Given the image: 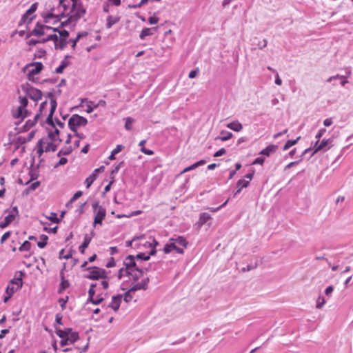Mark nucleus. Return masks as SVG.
<instances>
[{
	"mask_svg": "<svg viewBox=\"0 0 353 353\" xmlns=\"http://www.w3.org/2000/svg\"><path fill=\"white\" fill-rule=\"evenodd\" d=\"M137 243L139 247V249H141V246L148 248L150 249V254H155V247L159 243L154 238L150 237L149 239L148 240L143 236H139L137 237Z\"/></svg>",
	"mask_w": 353,
	"mask_h": 353,
	"instance_id": "nucleus-8",
	"label": "nucleus"
},
{
	"mask_svg": "<svg viewBox=\"0 0 353 353\" xmlns=\"http://www.w3.org/2000/svg\"><path fill=\"white\" fill-rule=\"evenodd\" d=\"M199 72V69L192 70L190 72L188 77L190 79L195 78L198 75Z\"/></svg>",
	"mask_w": 353,
	"mask_h": 353,
	"instance_id": "nucleus-50",
	"label": "nucleus"
},
{
	"mask_svg": "<svg viewBox=\"0 0 353 353\" xmlns=\"http://www.w3.org/2000/svg\"><path fill=\"white\" fill-rule=\"evenodd\" d=\"M31 248V243L28 241H26L23 243L19 247V250L21 252L28 251Z\"/></svg>",
	"mask_w": 353,
	"mask_h": 353,
	"instance_id": "nucleus-42",
	"label": "nucleus"
},
{
	"mask_svg": "<svg viewBox=\"0 0 353 353\" xmlns=\"http://www.w3.org/2000/svg\"><path fill=\"white\" fill-rule=\"evenodd\" d=\"M57 334L61 339L60 342L61 346L72 344L79 339V334L77 332H72V329L67 328L65 330H57Z\"/></svg>",
	"mask_w": 353,
	"mask_h": 353,
	"instance_id": "nucleus-6",
	"label": "nucleus"
},
{
	"mask_svg": "<svg viewBox=\"0 0 353 353\" xmlns=\"http://www.w3.org/2000/svg\"><path fill=\"white\" fill-rule=\"evenodd\" d=\"M5 213L8 214L5 216V219L10 224L15 220L16 217L18 216L19 212L17 207H13L10 210L6 211Z\"/></svg>",
	"mask_w": 353,
	"mask_h": 353,
	"instance_id": "nucleus-21",
	"label": "nucleus"
},
{
	"mask_svg": "<svg viewBox=\"0 0 353 353\" xmlns=\"http://www.w3.org/2000/svg\"><path fill=\"white\" fill-rule=\"evenodd\" d=\"M172 251H175L178 254H183L184 253L183 248L177 246L174 244V242L171 239H169L168 242L165 245L163 248V252L165 254L170 253Z\"/></svg>",
	"mask_w": 353,
	"mask_h": 353,
	"instance_id": "nucleus-16",
	"label": "nucleus"
},
{
	"mask_svg": "<svg viewBox=\"0 0 353 353\" xmlns=\"http://www.w3.org/2000/svg\"><path fill=\"white\" fill-rule=\"evenodd\" d=\"M141 151L148 155H152L154 154V152L151 150L147 149L145 147H143L141 148Z\"/></svg>",
	"mask_w": 353,
	"mask_h": 353,
	"instance_id": "nucleus-56",
	"label": "nucleus"
},
{
	"mask_svg": "<svg viewBox=\"0 0 353 353\" xmlns=\"http://www.w3.org/2000/svg\"><path fill=\"white\" fill-rule=\"evenodd\" d=\"M38 3H34L32 4L30 8L26 12V13L22 17L21 20L24 23H30L34 19V16H32L34 12L37 10Z\"/></svg>",
	"mask_w": 353,
	"mask_h": 353,
	"instance_id": "nucleus-19",
	"label": "nucleus"
},
{
	"mask_svg": "<svg viewBox=\"0 0 353 353\" xmlns=\"http://www.w3.org/2000/svg\"><path fill=\"white\" fill-rule=\"evenodd\" d=\"M171 239L173 242H174V244L180 248H183V250L188 246V242L183 236H179L176 238H171Z\"/></svg>",
	"mask_w": 353,
	"mask_h": 353,
	"instance_id": "nucleus-24",
	"label": "nucleus"
},
{
	"mask_svg": "<svg viewBox=\"0 0 353 353\" xmlns=\"http://www.w3.org/2000/svg\"><path fill=\"white\" fill-rule=\"evenodd\" d=\"M97 287V283H92L90 285L89 291H88V295L89 298L88 299L94 305L99 304L103 300V297L101 295H98L96 298L94 297L95 294V288Z\"/></svg>",
	"mask_w": 353,
	"mask_h": 353,
	"instance_id": "nucleus-17",
	"label": "nucleus"
},
{
	"mask_svg": "<svg viewBox=\"0 0 353 353\" xmlns=\"http://www.w3.org/2000/svg\"><path fill=\"white\" fill-rule=\"evenodd\" d=\"M120 21V17L110 15L106 20V28H110L113 25L117 23Z\"/></svg>",
	"mask_w": 353,
	"mask_h": 353,
	"instance_id": "nucleus-27",
	"label": "nucleus"
},
{
	"mask_svg": "<svg viewBox=\"0 0 353 353\" xmlns=\"http://www.w3.org/2000/svg\"><path fill=\"white\" fill-rule=\"evenodd\" d=\"M301 161V160H299V161L290 162V163H288V164L285 167L284 170H288V169H290V168H292L293 166H294V165H296L299 164V162H300Z\"/></svg>",
	"mask_w": 353,
	"mask_h": 353,
	"instance_id": "nucleus-53",
	"label": "nucleus"
},
{
	"mask_svg": "<svg viewBox=\"0 0 353 353\" xmlns=\"http://www.w3.org/2000/svg\"><path fill=\"white\" fill-rule=\"evenodd\" d=\"M87 123V119L83 117L79 114H73L68 121V125L72 132H77L78 128L85 126Z\"/></svg>",
	"mask_w": 353,
	"mask_h": 353,
	"instance_id": "nucleus-10",
	"label": "nucleus"
},
{
	"mask_svg": "<svg viewBox=\"0 0 353 353\" xmlns=\"http://www.w3.org/2000/svg\"><path fill=\"white\" fill-rule=\"evenodd\" d=\"M59 4L63 8V14L68 17L66 21L61 23L63 26L76 22L85 12L81 0H60Z\"/></svg>",
	"mask_w": 353,
	"mask_h": 353,
	"instance_id": "nucleus-3",
	"label": "nucleus"
},
{
	"mask_svg": "<svg viewBox=\"0 0 353 353\" xmlns=\"http://www.w3.org/2000/svg\"><path fill=\"white\" fill-rule=\"evenodd\" d=\"M46 51L44 50H39L35 53L34 57L36 58H42L44 57Z\"/></svg>",
	"mask_w": 353,
	"mask_h": 353,
	"instance_id": "nucleus-54",
	"label": "nucleus"
},
{
	"mask_svg": "<svg viewBox=\"0 0 353 353\" xmlns=\"http://www.w3.org/2000/svg\"><path fill=\"white\" fill-rule=\"evenodd\" d=\"M113 183V181H110L104 188V191L103 192V194H105L108 192L110 190L111 185Z\"/></svg>",
	"mask_w": 353,
	"mask_h": 353,
	"instance_id": "nucleus-63",
	"label": "nucleus"
},
{
	"mask_svg": "<svg viewBox=\"0 0 353 353\" xmlns=\"http://www.w3.org/2000/svg\"><path fill=\"white\" fill-rule=\"evenodd\" d=\"M326 303V301L325 298L322 296H319L316 301V307L317 309H321L325 304Z\"/></svg>",
	"mask_w": 353,
	"mask_h": 353,
	"instance_id": "nucleus-39",
	"label": "nucleus"
},
{
	"mask_svg": "<svg viewBox=\"0 0 353 353\" xmlns=\"http://www.w3.org/2000/svg\"><path fill=\"white\" fill-rule=\"evenodd\" d=\"M226 126L229 129L235 132H240L243 129V125L237 120L228 123Z\"/></svg>",
	"mask_w": 353,
	"mask_h": 353,
	"instance_id": "nucleus-25",
	"label": "nucleus"
},
{
	"mask_svg": "<svg viewBox=\"0 0 353 353\" xmlns=\"http://www.w3.org/2000/svg\"><path fill=\"white\" fill-rule=\"evenodd\" d=\"M50 137L52 140L56 142V144L59 145V144L61 143L62 140L59 138V130L54 128L53 127V129L48 132V136Z\"/></svg>",
	"mask_w": 353,
	"mask_h": 353,
	"instance_id": "nucleus-23",
	"label": "nucleus"
},
{
	"mask_svg": "<svg viewBox=\"0 0 353 353\" xmlns=\"http://www.w3.org/2000/svg\"><path fill=\"white\" fill-rule=\"evenodd\" d=\"M123 145H117L112 152H113V154H117L123 149Z\"/></svg>",
	"mask_w": 353,
	"mask_h": 353,
	"instance_id": "nucleus-49",
	"label": "nucleus"
},
{
	"mask_svg": "<svg viewBox=\"0 0 353 353\" xmlns=\"http://www.w3.org/2000/svg\"><path fill=\"white\" fill-rule=\"evenodd\" d=\"M325 132H326V129H325V128H322V129H321V130L318 132V133L316 134V139L317 140H319H319H320V139L322 137V136L324 134V133H325Z\"/></svg>",
	"mask_w": 353,
	"mask_h": 353,
	"instance_id": "nucleus-55",
	"label": "nucleus"
},
{
	"mask_svg": "<svg viewBox=\"0 0 353 353\" xmlns=\"http://www.w3.org/2000/svg\"><path fill=\"white\" fill-rule=\"evenodd\" d=\"M205 163H206V161L205 160H201V161L191 165L190 166H188V167L184 168L181 172V174L188 172L189 171L193 170L196 169V168L205 164Z\"/></svg>",
	"mask_w": 353,
	"mask_h": 353,
	"instance_id": "nucleus-28",
	"label": "nucleus"
},
{
	"mask_svg": "<svg viewBox=\"0 0 353 353\" xmlns=\"http://www.w3.org/2000/svg\"><path fill=\"white\" fill-rule=\"evenodd\" d=\"M89 274L86 276L88 279L92 280H98L99 279H104L107 276L106 271L104 269L98 267H90L87 268Z\"/></svg>",
	"mask_w": 353,
	"mask_h": 353,
	"instance_id": "nucleus-11",
	"label": "nucleus"
},
{
	"mask_svg": "<svg viewBox=\"0 0 353 353\" xmlns=\"http://www.w3.org/2000/svg\"><path fill=\"white\" fill-rule=\"evenodd\" d=\"M300 139H301V137H297V139H295V140H288V141L285 143V145L283 146V150L284 151H285V150H288L290 147H292V146H293L294 145L296 144V143L298 142V141H299Z\"/></svg>",
	"mask_w": 353,
	"mask_h": 353,
	"instance_id": "nucleus-40",
	"label": "nucleus"
},
{
	"mask_svg": "<svg viewBox=\"0 0 353 353\" xmlns=\"http://www.w3.org/2000/svg\"><path fill=\"white\" fill-rule=\"evenodd\" d=\"M141 213V212L140 210H137V211H134V212H132L129 215H126V214H119L117 215V217L118 218H122V217H130V216H137V215H139Z\"/></svg>",
	"mask_w": 353,
	"mask_h": 353,
	"instance_id": "nucleus-45",
	"label": "nucleus"
},
{
	"mask_svg": "<svg viewBox=\"0 0 353 353\" xmlns=\"http://www.w3.org/2000/svg\"><path fill=\"white\" fill-rule=\"evenodd\" d=\"M333 123V121H332V118H327L326 119L324 120L323 121V124L325 126H330Z\"/></svg>",
	"mask_w": 353,
	"mask_h": 353,
	"instance_id": "nucleus-62",
	"label": "nucleus"
},
{
	"mask_svg": "<svg viewBox=\"0 0 353 353\" xmlns=\"http://www.w3.org/2000/svg\"><path fill=\"white\" fill-rule=\"evenodd\" d=\"M68 162V159L65 157H61L59 161L57 163V166L65 165Z\"/></svg>",
	"mask_w": 353,
	"mask_h": 353,
	"instance_id": "nucleus-60",
	"label": "nucleus"
},
{
	"mask_svg": "<svg viewBox=\"0 0 353 353\" xmlns=\"http://www.w3.org/2000/svg\"><path fill=\"white\" fill-rule=\"evenodd\" d=\"M42 17L46 23L54 24L60 21L59 14H55L54 10L47 13H43Z\"/></svg>",
	"mask_w": 353,
	"mask_h": 353,
	"instance_id": "nucleus-15",
	"label": "nucleus"
},
{
	"mask_svg": "<svg viewBox=\"0 0 353 353\" xmlns=\"http://www.w3.org/2000/svg\"><path fill=\"white\" fill-rule=\"evenodd\" d=\"M265 159L263 157H257L253 162V164L262 165L264 163Z\"/></svg>",
	"mask_w": 353,
	"mask_h": 353,
	"instance_id": "nucleus-58",
	"label": "nucleus"
},
{
	"mask_svg": "<svg viewBox=\"0 0 353 353\" xmlns=\"http://www.w3.org/2000/svg\"><path fill=\"white\" fill-rule=\"evenodd\" d=\"M123 296L118 294L112 297L111 302L108 304V307L112 308L114 312H117L121 303Z\"/></svg>",
	"mask_w": 353,
	"mask_h": 353,
	"instance_id": "nucleus-20",
	"label": "nucleus"
},
{
	"mask_svg": "<svg viewBox=\"0 0 353 353\" xmlns=\"http://www.w3.org/2000/svg\"><path fill=\"white\" fill-rule=\"evenodd\" d=\"M227 203H228V201H226L225 203H223L221 205H220L218 208H209L208 210H210L212 212H216L218 210H219L220 209H221L222 208H223L224 206H225Z\"/></svg>",
	"mask_w": 353,
	"mask_h": 353,
	"instance_id": "nucleus-52",
	"label": "nucleus"
},
{
	"mask_svg": "<svg viewBox=\"0 0 353 353\" xmlns=\"http://www.w3.org/2000/svg\"><path fill=\"white\" fill-rule=\"evenodd\" d=\"M253 175H254V172L248 173L245 176V179H240L238 181L237 184H236L238 190H236L235 195L240 193L242 188H246L248 186L250 181L252 180V179L253 177Z\"/></svg>",
	"mask_w": 353,
	"mask_h": 353,
	"instance_id": "nucleus-18",
	"label": "nucleus"
},
{
	"mask_svg": "<svg viewBox=\"0 0 353 353\" xmlns=\"http://www.w3.org/2000/svg\"><path fill=\"white\" fill-rule=\"evenodd\" d=\"M210 219H211V216L209 214H208L206 212H203V213L201 214V215H200L199 220V224L200 225H203Z\"/></svg>",
	"mask_w": 353,
	"mask_h": 353,
	"instance_id": "nucleus-35",
	"label": "nucleus"
},
{
	"mask_svg": "<svg viewBox=\"0 0 353 353\" xmlns=\"http://www.w3.org/2000/svg\"><path fill=\"white\" fill-rule=\"evenodd\" d=\"M39 117H40V114L37 113L34 115L33 120H30V119L28 120L26 123V125H24L26 130H29L32 126H34L35 125V123L37 122Z\"/></svg>",
	"mask_w": 353,
	"mask_h": 353,
	"instance_id": "nucleus-31",
	"label": "nucleus"
},
{
	"mask_svg": "<svg viewBox=\"0 0 353 353\" xmlns=\"http://www.w3.org/2000/svg\"><path fill=\"white\" fill-rule=\"evenodd\" d=\"M148 0H141L138 4L133 5L131 7L134 8H140L142 6L145 5L148 2Z\"/></svg>",
	"mask_w": 353,
	"mask_h": 353,
	"instance_id": "nucleus-59",
	"label": "nucleus"
},
{
	"mask_svg": "<svg viewBox=\"0 0 353 353\" xmlns=\"http://www.w3.org/2000/svg\"><path fill=\"white\" fill-rule=\"evenodd\" d=\"M157 29V27H154V28H143L141 32V34L139 35V37L141 39H144L146 37L148 36H151L154 34V31H156Z\"/></svg>",
	"mask_w": 353,
	"mask_h": 353,
	"instance_id": "nucleus-26",
	"label": "nucleus"
},
{
	"mask_svg": "<svg viewBox=\"0 0 353 353\" xmlns=\"http://www.w3.org/2000/svg\"><path fill=\"white\" fill-rule=\"evenodd\" d=\"M72 150L73 148H72V146L65 147L59 152L58 156L60 157L61 155L70 154L72 152Z\"/></svg>",
	"mask_w": 353,
	"mask_h": 353,
	"instance_id": "nucleus-41",
	"label": "nucleus"
},
{
	"mask_svg": "<svg viewBox=\"0 0 353 353\" xmlns=\"http://www.w3.org/2000/svg\"><path fill=\"white\" fill-rule=\"evenodd\" d=\"M10 235H11L10 232H6V233H4L3 234V236H1V243H3L8 239L10 238Z\"/></svg>",
	"mask_w": 353,
	"mask_h": 353,
	"instance_id": "nucleus-48",
	"label": "nucleus"
},
{
	"mask_svg": "<svg viewBox=\"0 0 353 353\" xmlns=\"http://www.w3.org/2000/svg\"><path fill=\"white\" fill-rule=\"evenodd\" d=\"M125 129L128 131H130L132 130V125L134 123L135 120L132 117H126L125 119Z\"/></svg>",
	"mask_w": 353,
	"mask_h": 353,
	"instance_id": "nucleus-36",
	"label": "nucleus"
},
{
	"mask_svg": "<svg viewBox=\"0 0 353 353\" xmlns=\"http://www.w3.org/2000/svg\"><path fill=\"white\" fill-rule=\"evenodd\" d=\"M332 143V139H323L321 143H319V140H316L314 145V152L313 154L321 151V150H327L330 148Z\"/></svg>",
	"mask_w": 353,
	"mask_h": 353,
	"instance_id": "nucleus-14",
	"label": "nucleus"
},
{
	"mask_svg": "<svg viewBox=\"0 0 353 353\" xmlns=\"http://www.w3.org/2000/svg\"><path fill=\"white\" fill-rule=\"evenodd\" d=\"M232 137V134L230 132L226 130H222L220 133V136L216 138V139H220L223 141H228L231 139Z\"/></svg>",
	"mask_w": 353,
	"mask_h": 353,
	"instance_id": "nucleus-33",
	"label": "nucleus"
},
{
	"mask_svg": "<svg viewBox=\"0 0 353 353\" xmlns=\"http://www.w3.org/2000/svg\"><path fill=\"white\" fill-rule=\"evenodd\" d=\"M225 153H226V150L225 148H221L214 153V157H221V156L225 154Z\"/></svg>",
	"mask_w": 353,
	"mask_h": 353,
	"instance_id": "nucleus-51",
	"label": "nucleus"
},
{
	"mask_svg": "<svg viewBox=\"0 0 353 353\" xmlns=\"http://www.w3.org/2000/svg\"><path fill=\"white\" fill-rule=\"evenodd\" d=\"M68 65V61L66 59L63 60L59 66L55 70V72L57 74L62 73L63 70Z\"/></svg>",
	"mask_w": 353,
	"mask_h": 353,
	"instance_id": "nucleus-37",
	"label": "nucleus"
},
{
	"mask_svg": "<svg viewBox=\"0 0 353 353\" xmlns=\"http://www.w3.org/2000/svg\"><path fill=\"white\" fill-rule=\"evenodd\" d=\"M59 34H50L46 38L43 39H30L28 41V44L30 46H34L39 43H45L48 41H53L54 43V47L56 49L63 50L68 43V39L69 37V32L67 30H61L58 31Z\"/></svg>",
	"mask_w": 353,
	"mask_h": 353,
	"instance_id": "nucleus-4",
	"label": "nucleus"
},
{
	"mask_svg": "<svg viewBox=\"0 0 353 353\" xmlns=\"http://www.w3.org/2000/svg\"><path fill=\"white\" fill-rule=\"evenodd\" d=\"M57 28H52V27L43 25L39 23H37L34 27V28L32 30L30 35H34L37 37H40L42 35H47V37L50 34H56Z\"/></svg>",
	"mask_w": 353,
	"mask_h": 353,
	"instance_id": "nucleus-7",
	"label": "nucleus"
},
{
	"mask_svg": "<svg viewBox=\"0 0 353 353\" xmlns=\"http://www.w3.org/2000/svg\"><path fill=\"white\" fill-rule=\"evenodd\" d=\"M48 239V236L42 234L40 236V241L37 243V245L40 248H43L47 245V241Z\"/></svg>",
	"mask_w": 353,
	"mask_h": 353,
	"instance_id": "nucleus-38",
	"label": "nucleus"
},
{
	"mask_svg": "<svg viewBox=\"0 0 353 353\" xmlns=\"http://www.w3.org/2000/svg\"><path fill=\"white\" fill-rule=\"evenodd\" d=\"M82 195V192L81 191H78L77 192L74 196H72V198L71 199L70 201L71 202H73L75 200L78 199Z\"/></svg>",
	"mask_w": 353,
	"mask_h": 353,
	"instance_id": "nucleus-57",
	"label": "nucleus"
},
{
	"mask_svg": "<svg viewBox=\"0 0 353 353\" xmlns=\"http://www.w3.org/2000/svg\"><path fill=\"white\" fill-rule=\"evenodd\" d=\"M22 275L23 273L21 272H17L14 279H12L8 283L6 290V296H5L3 298L4 303L8 302L13 294L22 288Z\"/></svg>",
	"mask_w": 353,
	"mask_h": 353,
	"instance_id": "nucleus-5",
	"label": "nucleus"
},
{
	"mask_svg": "<svg viewBox=\"0 0 353 353\" xmlns=\"http://www.w3.org/2000/svg\"><path fill=\"white\" fill-rule=\"evenodd\" d=\"M159 18L156 16H152L148 18V22L150 24H157L159 22Z\"/></svg>",
	"mask_w": 353,
	"mask_h": 353,
	"instance_id": "nucleus-46",
	"label": "nucleus"
},
{
	"mask_svg": "<svg viewBox=\"0 0 353 353\" xmlns=\"http://www.w3.org/2000/svg\"><path fill=\"white\" fill-rule=\"evenodd\" d=\"M99 286L101 287L103 290H106L109 286V283L107 281H102L100 283Z\"/></svg>",
	"mask_w": 353,
	"mask_h": 353,
	"instance_id": "nucleus-61",
	"label": "nucleus"
},
{
	"mask_svg": "<svg viewBox=\"0 0 353 353\" xmlns=\"http://www.w3.org/2000/svg\"><path fill=\"white\" fill-rule=\"evenodd\" d=\"M43 69V65L40 62H34L28 64L25 68V71L30 80H33L34 75L39 74Z\"/></svg>",
	"mask_w": 353,
	"mask_h": 353,
	"instance_id": "nucleus-12",
	"label": "nucleus"
},
{
	"mask_svg": "<svg viewBox=\"0 0 353 353\" xmlns=\"http://www.w3.org/2000/svg\"><path fill=\"white\" fill-rule=\"evenodd\" d=\"M97 175L96 173H92L85 181L86 188H89L93 182L97 179Z\"/></svg>",
	"mask_w": 353,
	"mask_h": 353,
	"instance_id": "nucleus-34",
	"label": "nucleus"
},
{
	"mask_svg": "<svg viewBox=\"0 0 353 353\" xmlns=\"http://www.w3.org/2000/svg\"><path fill=\"white\" fill-rule=\"evenodd\" d=\"M127 246H131L134 248H139L138 243H137V237L134 238L132 241L126 242Z\"/></svg>",
	"mask_w": 353,
	"mask_h": 353,
	"instance_id": "nucleus-43",
	"label": "nucleus"
},
{
	"mask_svg": "<svg viewBox=\"0 0 353 353\" xmlns=\"http://www.w3.org/2000/svg\"><path fill=\"white\" fill-rule=\"evenodd\" d=\"M21 90L24 92L25 96H19V106L12 112L14 117L17 119H24L28 115L29 110L26 109L28 101V97L32 99L34 102V105H37V102L40 100L42 97V92L40 90L37 89L30 86L28 84L22 85Z\"/></svg>",
	"mask_w": 353,
	"mask_h": 353,
	"instance_id": "nucleus-2",
	"label": "nucleus"
},
{
	"mask_svg": "<svg viewBox=\"0 0 353 353\" xmlns=\"http://www.w3.org/2000/svg\"><path fill=\"white\" fill-rule=\"evenodd\" d=\"M268 41L266 39H263L262 42H260L258 46L260 49H263L267 46Z\"/></svg>",
	"mask_w": 353,
	"mask_h": 353,
	"instance_id": "nucleus-64",
	"label": "nucleus"
},
{
	"mask_svg": "<svg viewBox=\"0 0 353 353\" xmlns=\"http://www.w3.org/2000/svg\"><path fill=\"white\" fill-rule=\"evenodd\" d=\"M94 212V225L97 224L101 225L103 220L105 219L106 215L105 209L100 205L98 202H94L92 205Z\"/></svg>",
	"mask_w": 353,
	"mask_h": 353,
	"instance_id": "nucleus-9",
	"label": "nucleus"
},
{
	"mask_svg": "<svg viewBox=\"0 0 353 353\" xmlns=\"http://www.w3.org/2000/svg\"><path fill=\"white\" fill-rule=\"evenodd\" d=\"M118 279L121 280L125 277L127 280L123 281L121 289L125 291L123 300L128 303L133 299L136 291L146 290L148 288L149 278H143V269L135 263L132 255L128 256L123 261V266L119 270Z\"/></svg>",
	"mask_w": 353,
	"mask_h": 353,
	"instance_id": "nucleus-1",
	"label": "nucleus"
},
{
	"mask_svg": "<svg viewBox=\"0 0 353 353\" xmlns=\"http://www.w3.org/2000/svg\"><path fill=\"white\" fill-rule=\"evenodd\" d=\"M41 144L43 145L45 148V152H54L58 148V145L56 144L54 141L52 140L50 137H46L39 140Z\"/></svg>",
	"mask_w": 353,
	"mask_h": 353,
	"instance_id": "nucleus-13",
	"label": "nucleus"
},
{
	"mask_svg": "<svg viewBox=\"0 0 353 353\" xmlns=\"http://www.w3.org/2000/svg\"><path fill=\"white\" fill-rule=\"evenodd\" d=\"M44 152H45V148L43 147V145L41 144V142L39 141L38 145H37V152L39 154V157H41Z\"/></svg>",
	"mask_w": 353,
	"mask_h": 353,
	"instance_id": "nucleus-44",
	"label": "nucleus"
},
{
	"mask_svg": "<svg viewBox=\"0 0 353 353\" xmlns=\"http://www.w3.org/2000/svg\"><path fill=\"white\" fill-rule=\"evenodd\" d=\"M333 291H334V288H333V286L330 285V286H328V287L325 289V295H326L327 296H332V292H333Z\"/></svg>",
	"mask_w": 353,
	"mask_h": 353,
	"instance_id": "nucleus-47",
	"label": "nucleus"
},
{
	"mask_svg": "<svg viewBox=\"0 0 353 353\" xmlns=\"http://www.w3.org/2000/svg\"><path fill=\"white\" fill-rule=\"evenodd\" d=\"M48 97H50V114L48 115V117L47 119V120L49 121H50L51 119V117L54 113V112L56 110V108H57V102L56 101L53 99V96H52V93H48Z\"/></svg>",
	"mask_w": 353,
	"mask_h": 353,
	"instance_id": "nucleus-29",
	"label": "nucleus"
},
{
	"mask_svg": "<svg viewBox=\"0 0 353 353\" xmlns=\"http://www.w3.org/2000/svg\"><path fill=\"white\" fill-rule=\"evenodd\" d=\"M90 241H91V237H90L88 234H85L84 236L83 242L79 248L81 253H82V254L84 253L85 250L88 247Z\"/></svg>",
	"mask_w": 353,
	"mask_h": 353,
	"instance_id": "nucleus-30",
	"label": "nucleus"
},
{
	"mask_svg": "<svg viewBox=\"0 0 353 353\" xmlns=\"http://www.w3.org/2000/svg\"><path fill=\"white\" fill-rule=\"evenodd\" d=\"M277 148L275 145H270L263 149L260 154L263 155L269 156L271 153L274 152Z\"/></svg>",
	"mask_w": 353,
	"mask_h": 353,
	"instance_id": "nucleus-32",
	"label": "nucleus"
},
{
	"mask_svg": "<svg viewBox=\"0 0 353 353\" xmlns=\"http://www.w3.org/2000/svg\"><path fill=\"white\" fill-rule=\"evenodd\" d=\"M150 255L151 254H150V252H149L148 254H146L145 252H141V253L138 254L136 256V257L132 256L134 257V259L135 263L137 264H138L143 269V273L144 272V271H148V269L143 268L139 263H137V261H139V260H141V261H147V260H148L150 259ZM143 278H145V276L143 275V277L141 279H143Z\"/></svg>",
	"mask_w": 353,
	"mask_h": 353,
	"instance_id": "nucleus-22",
	"label": "nucleus"
}]
</instances>
